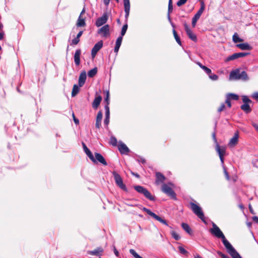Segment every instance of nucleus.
<instances>
[{
    "label": "nucleus",
    "instance_id": "f257e3e1",
    "mask_svg": "<svg viewBox=\"0 0 258 258\" xmlns=\"http://www.w3.org/2000/svg\"><path fill=\"white\" fill-rule=\"evenodd\" d=\"M213 228L210 229V233L215 237L221 238L222 242L225 246L226 250L232 246L230 243L226 239L225 235L219 228V227L214 223H212Z\"/></svg>",
    "mask_w": 258,
    "mask_h": 258
},
{
    "label": "nucleus",
    "instance_id": "f03ea898",
    "mask_svg": "<svg viewBox=\"0 0 258 258\" xmlns=\"http://www.w3.org/2000/svg\"><path fill=\"white\" fill-rule=\"evenodd\" d=\"M229 80H242L247 81L248 80V77L247 73L245 71L241 72L239 69H236L230 72Z\"/></svg>",
    "mask_w": 258,
    "mask_h": 258
},
{
    "label": "nucleus",
    "instance_id": "7ed1b4c3",
    "mask_svg": "<svg viewBox=\"0 0 258 258\" xmlns=\"http://www.w3.org/2000/svg\"><path fill=\"white\" fill-rule=\"evenodd\" d=\"M190 208L193 213L197 215L202 221L206 223L204 214L202 211V208L197 204L193 202L189 203Z\"/></svg>",
    "mask_w": 258,
    "mask_h": 258
},
{
    "label": "nucleus",
    "instance_id": "20e7f679",
    "mask_svg": "<svg viewBox=\"0 0 258 258\" xmlns=\"http://www.w3.org/2000/svg\"><path fill=\"white\" fill-rule=\"evenodd\" d=\"M216 150V151L218 152V155L219 156L221 162L222 163V165L223 169H224V174L226 176V178L227 180H229V178H230L229 176L228 175L227 171H226L225 167L224 166L223 156L225 153V149L224 147H221L217 143Z\"/></svg>",
    "mask_w": 258,
    "mask_h": 258
},
{
    "label": "nucleus",
    "instance_id": "39448f33",
    "mask_svg": "<svg viewBox=\"0 0 258 258\" xmlns=\"http://www.w3.org/2000/svg\"><path fill=\"white\" fill-rule=\"evenodd\" d=\"M174 185L171 182H169L167 184H163L162 186V190L163 192L170 196L172 199H176V195L172 188Z\"/></svg>",
    "mask_w": 258,
    "mask_h": 258
},
{
    "label": "nucleus",
    "instance_id": "423d86ee",
    "mask_svg": "<svg viewBox=\"0 0 258 258\" xmlns=\"http://www.w3.org/2000/svg\"><path fill=\"white\" fill-rule=\"evenodd\" d=\"M139 208L143 210L144 212H146L149 215L154 218L156 220L158 221L160 223L168 226V224L166 220L162 219L160 217L158 216L156 214H155L154 213L152 212L151 211H150L149 209H148L147 208L145 207H142L141 205L139 206Z\"/></svg>",
    "mask_w": 258,
    "mask_h": 258
},
{
    "label": "nucleus",
    "instance_id": "0eeeda50",
    "mask_svg": "<svg viewBox=\"0 0 258 258\" xmlns=\"http://www.w3.org/2000/svg\"><path fill=\"white\" fill-rule=\"evenodd\" d=\"M112 174L115 180L116 184L119 186L121 189L126 191L127 188L125 185L123 183L122 179L121 176L115 171L112 172Z\"/></svg>",
    "mask_w": 258,
    "mask_h": 258
},
{
    "label": "nucleus",
    "instance_id": "6e6552de",
    "mask_svg": "<svg viewBox=\"0 0 258 258\" xmlns=\"http://www.w3.org/2000/svg\"><path fill=\"white\" fill-rule=\"evenodd\" d=\"M134 188L139 193L144 195L146 198L149 199L150 200L153 201L154 200V197L151 195L150 192L144 187L140 185H137L134 186Z\"/></svg>",
    "mask_w": 258,
    "mask_h": 258
},
{
    "label": "nucleus",
    "instance_id": "1a4fd4ad",
    "mask_svg": "<svg viewBox=\"0 0 258 258\" xmlns=\"http://www.w3.org/2000/svg\"><path fill=\"white\" fill-rule=\"evenodd\" d=\"M205 8V4L203 1L201 2V8L197 12V13L195 14L194 17L192 19V26L193 27H195L197 21L199 19L202 13H203Z\"/></svg>",
    "mask_w": 258,
    "mask_h": 258
},
{
    "label": "nucleus",
    "instance_id": "9d476101",
    "mask_svg": "<svg viewBox=\"0 0 258 258\" xmlns=\"http://www.w3.org/2000/svg\"><path fill=\"white\" fill-rule=\"evenodd\" d=\"M108 19V16L106 13H104L103 15L99 17L95 23V25L97 27H100L105 24Z\"/></svg>",
    "mask_w": 258,
    "mask_h": 258
},
{
    "label": "nucleus",
    "instance_id": "9b49d317",
    "mask_svg": "<svg viewBox=\"0 0 258 258\" xmlns=\"http://www.w3.org/2000/svg\"><path fill=\"white\" fill-rule=\"evenodd\" d=\"M98 33L103 37H107L109 36V26L105 25L98 30Z\"/></svg>",
    "mask_w": 258,
    "mask_h": 258
},
{
    "label": "nucleus",
    "instance_id": "f8f14e48",
    "mask_svg": "<svg viewBox=\"0 0 258 258\" xmlns=\"http://www.w3.org/2000/svg\"><path fill=\"white\" fill-rule=\"evenodd\" d=\"M103 42L100 41L97 42L93 47L91 51V55L93 58H94L98 52V51L102 47Z\"/></svg>",
    "mask_w": 258,
    "mask_h": 258
},
{
    "label": "nucleus",
    "instance_id": "ddd939ff",
    "mask_svg": "<svg viewBox=\"0 0 258 258\" xmlns=\"http://www.w3.org/2000/svg\"><path fill=\"white\" fill-rule=\"evenodd\" d=\"M184 27L187 36H188V37L192 41L196 42L197 40L196 35L189 29V28L187 24H186V23L184 24Z\"/></svg>",
    "mask_w": 258,
    "mask_h": 258
},
{
    "label": "nucleus",
    "instance_id": "4468645a",
    "mask_svg": "<svg viewBox=\"0 0 258 258\" xmlns=\"http://www.w3.org/2000/svg\"><path fill=\"white\" fill-rule=\"evenodd\" d=\"M239 135L238 133H235L234 136L230 140L228 143V146L230 148H233L238 143Z\"/></svg>",
    "mask_w": 258,
    "mask_h": 258
},
{
    "label": "nucleus",
    "instance_id": "2eb2a0df",
    "mask_svg": "<svg viewBox=\"0 0 258 258\" xmlns=\"http://www.w3.org/2000/svg\"><path fill=\"white\" fill-rule=\"evenodd\" d=\"M228 253L232 256V258H242L240 255L235 249L232 245L227 249Z\"/></svg>",
    "mask_w": 258,
    "mask_h": 258
},
{
    "label": "nucleus",
    "instance_id": "dca6fc26",
    "mask_svg": "<svg viewBox=\"0 0 258 258\" xmlns=\"http://www.w3.org/2000/svg\"><path fill=\"white\" fill-rule=\"evenodd\" d=\"M123 5L124 7L125 18L126 20L128 19L130 11V0H123Z\"/></svg>",
    "mask_w": 258,
    "mask_h": 258
},
{
    "label": "nucleus",
    "instance_id": "f3484780",
    "mask_svg": "<svg viewBox=\"0 0 258 258\" xmlns=\"http://www.w3.org/2000/svg\"><path fill=\"white\" fill-rule=\"evenodd\" d=\"M82 145L83 147V149L84 152L86 153L87 155L89 157V158L90 159V160L94 163L96 162V160L92 154L91 152L89 150V149L87 148V147L86 146L85 143H82Z\"/></svg>",
    "mask_w": 258,
    "mask_h": 258
},
{
    "label": "nucleus",
    "instance_id": "a211bd4d",
    "mask_svg": "<svg viewBox=\"0 0 258 258\" xmlns=\"http://www.w3.org/2000/svg\"><path fill=\"white\" fill-rule=\"evenodd\" d=\"M103 252V249L101 247H99L93 250L89 251L88 253L90 255L100 256L102 255Z\"/></svg>",
    "mask_w": 258,
    "mask_h": 258
},
{
    "label": "nucleus",
    "instance_id": "6ab92c4d",
    "mask_svg": "<svg viewBox=\"0 0 258 258\" xmlns=\"http://www.w3.org/2000/svg\"><path fill=\"white\" fill-rule=\"evenodd\" d=\"M95 159L96 160V162H97V161H98L99 162H100V163L102 164L103 165H107V163L106 162V161H105L104 158L103 157V156L98 153H95Z\"/></svg>",
    "mask_w": 258,
    "mask_h": 258
},
{
    "label": "nucleus",
    "instance_id": "aec40b11",
    "mask_svg": "<svg viewBox=\"0 0 258 258\" xmlns=\"http://www.w3.org/2000/svg\"><path fill=\"white\" fill-rule=\"evenodd\" d=\"M81 50L78 49L76 50L74 54V61L76 66H79L80 64V56Z\"/></svg>",
    "mask_w": 258,
    "mask_h": 258
},
{
    "label": "nucleus",
    "instance_id": "412c9836",
    "mask_svg": "<svg viewBox=\"0 0 258 258\" xmlns=\"http://www.w3.org/2000/svg\"><path fill=\"white\" fill-rule=\"evenodd\" d=\"M86 80V73L85 71L81 72L79 78V87H82L84 85Z\"/></svg>",
    "mask_w": 258,
    "mask_h": 258
},
{
    "label": "nucleus",
    "instance_id": "4be33fe9",
    "mask_svg": "<svg viewBox=\"0 0 258 258\" xmlns=\"http://www.w3.org/2000/svg\"><path fill=\"white\" fill-rule=\"evenodd\" d=\"M118 150L121 154H127L130 150L123 143H121L118 145Z\"/></svg>",
    "mask_w": 258,
    "mask_h": 258
},
{
    "label": "nucleus",
    "instance_id": "5701e85b",
    "mask_svg": "<svg viewBox=\"0 0 258 258\" xmlns=\"http://www.w3.org/2000/svg\"><path fill=\"white\" fill-rule=\"evenodd\" d=\"M156 183L157 184L163 183L165 179V177L160 172H157L156 173Z\"/></svg>",
    "mask_w": 258,
    "mask_h": 258
},
{
    "label": "nucleus",
    "instance_id": "b1692460",
    "mask_svg": "<svg viewBox=\"0 0 258 258\" xmlns=\"http://www.w3.org/2000/svg\"><path fill=\"white\" fill-rule=\"evenodd\" d=\"M101 100H102V97L100 95H97L96 94V97L92 103V107L95 109L98 108Z\"/></svg>",
    "mask_w": 258,
    "mask_h": 258
},
{
    "label": "nucleus",
    "instance_id": "393cba45",
    "mask_svg": "<svg viewBox=\"0 0 258 258\" xmlns=\"http://www.w3.org/2000/svg\"><path fill=\"white\" fill-rule=\"evenodd\" d=\"M122 40V36H119L117 38V40H116V43H115V46L114 49V51L116 53H117V52H118L119 47L121 44Z\"/></svg>",
    "mask_w": 258,
    "mask_h": 258
},
{
    "label": "nucleus",
    "instance_id": "a878e982",
    "mask_svg": "<svg viewBox=\"0 0 258 258\" xmlns=\"http://www.w3.org/2000/svg\"><path fill=\"white\" fill-rule=\"evenodd\" d=\"M237 47L241 50H251L252 47L247 43H240L237 45Z\"/></svg>",
    "mask_w": 258,
    "mask_h": 258
},
{
    "label": "nucleus",
    "instance_id": "bb28decb",
    "mask_svg": "<svg viewBox=\"0 0 258 258\" xmlns=\"http://www.w3.org/2000/svg\"><path fill=\"white\" fill-rule=\"evenodd\" d=\"M181 226H182V228L184 229V230L185 231H186V232H187L189 235H192V231L190 227L187 224L185 223H182L181 224Z\"/></svg>",
    "mask_w": 258,
    "mask_h": 258
},
{
    "label": "nucleus",
    "instance_id": "cd10ccee",
    "mask_svg": "<svg viewBox=\"0 0 258 258\" xmlns=\"http://www.w3.org/2000/svg\"><path fill=\"white\" fill-rule=\"evenodd\" d=\"M86 25L85 19L83 18L81 15L79 16L77 21V26L78 27H83Z\"/></svg>",
    "mask_w": 258,
    "mask_h": 258
},
{
    "label": "nucleus",
    "instance_id": "c85d7f7f",
    "mask_svg": "<svg viewBox=\"0 0 258 258\" xmlns=\"http://www.w3.org/2000/svg\"><path fill=\"white\" fill-rule=\"evenodd\" d=\"M241 108L245 112L248 113L251 111V109L250 108L249 105L247 103H244L241 105Z\"/></svg>",
    "mask_w": 258,
    "mask_h": 258
},
{
    "label": "nucleus",
    "instance_id": "c756f323",
    "mask_svg": "<svg viewBox=\"0 0 258 258\" xmlns=\"http://www.w3.org/2000/svg\"><path fill=\"white\" fill-rule=\"evenodd\" d=\"M97 73V68H94L88 72V76L90 78H92L96 75Z\"/></svg>",
    "mask_w": 258,
    "mask_h": 258
},
{
    "label": "nucleus",
    "instance_id": "7c9ffc66",
    "mask_svg": "<svg viewBox=\"0 0 258 258\" xmlns=\"http://www.w3.org/2000/svg\"><path fill=\"white\" fill-rule=\"evenodd\" d=\"M79 87L77 85H74L72 92V96H75L79 92Z\"/></svg>",
    "mask_w": 258,
    "mask_h": 258
},
{
    "label": "nucleus",
    "instance_id": "2f4dec72",
    "mask_svg": "<svg viewBox=\"0 0 258 258\" xmlns=\"http://www.w3.org/2000/svg\"><path fill=\"white\" fill-rule=\"evenodd\" d=\"M173 35H174V38L175 39L176 41L177 42V43L179 45H181V42L180 41V38L178 36L176 31L175 30V29L173 30Z\"/></svg>",
    "mask_w": 258,
    "mask_h": 258
},
{
    "label": "nucleus",
    "instance_id": "473e14b6",
    "mask_svg": "<svg viewBox=\"0 0 258 258\" xmlns=\"http://www.w3.org/2000/svg\"><path fill=\"white\" fill-rule=\"evenodd\" d=\"M232 39H233V41L235 43H237V42H242L243 41V40L241 38H240L238 36V35H237V33H235L233 35V37H232Z\"/></svg>",
    "mask_w": 258,
    "mask_h": 258
},
{
    "label": "nucleus",
    "instance_id": "72a5a7b5",
    "mask_svg": "<svg viewBox=\"0 0 258 258\" xmlns=\"http://www.w3.org/2000/svg\"><path fill=\"white\" fill-rule=\"evenodd\" d=\"M227 97L230 100H237L238 99V96L232 93L228 94Z\"/></svg>",
    "mask_w": 258,
    "mask_h": 258
},
{
    "label": "nucleus",
    "instance_id": "f704fd0d",
    "mask_svg": "<svg viewBox=\"0 0 258 258\" xmlns=\"http://www.w3.org/2000/svg\"><path fill=\"white\" fill-rule=\"evenodd\" d=\"M237 58H238L237 53H233L232 55L227 57L226 58L225 61H231V60H234V59H237Z\"/></svg>",
    "mask_w": 258,
    "mask_h": 258
},
{
    "label": "nucleus",
    "instance_id": "c9c22d12",
    "mask_svg": "<svg viewBox=\"0 0 258 258\" xmlns=\"http://www.w3.org/2000/svg\"><path fill=\"white\" fill-rule=\"evenodd\" d=\"M105 110V117H110V110L109 107V102H108L104 106Z\"/></svg>",
    "mask_w": 258,
    "mask_h": 258
},
{
    "label": "nucleus",
    "instance_id": "e433bc0d",
    "mask_svg": "<svg viewBox=\"0 0 258 258\" xmlns=\"http://www.w3.org/2000/svg\"><path fill=\"white\" fill-rule=\"evenodd\" d=\"M127 29V24H125L122 27L121 31V34H120L121 35L120 36H122V37H123V36L125 35V34L126 32Z\"/></svg>",
    "mask_w": 258,
    "mask_h": 258
},
{
    "label": "nucleus",
    "instance_id": "4c0bfd02",
    "mask_svg": "<svg viewBox=\"0 0 258 258\" xmlns=\"http://www.w3.org/2000/svg\"><path fill=\"white\" fill-rule=\"evenodd\" d=\"M130 252L131 254H132L133 256L135 257V258H143L142 257H141L140 255H139L137 252L136 251L133 249H131L130 250Z\"/></svg>",
    "mask_w": 258,
    "mask_h": 258
},
{
    "label": "nucleus",
    "instance_id": "58836bf2",
    "mask_svg": "<svg viewBox=\"0 0 258 258\" xmlns=\"http://www.w3.org/2000/svg\"><path fill=\"white\" fill-rule=\"evenodd\" d=\"M171 234L175 240H178L180 238V236L174 231H171Z\"/></svg>",
    "mask_w": 258,
    "mask_h": 258
},
{
    "label": "nucleus",
    "instance_id": "ea45409f",
    "mask_svg": "<svg viewBox=\"0 0 258 258\" xmlns=\"http://www.w3.org/2000/svg\"><path fill=\"white\" fill-rule=\"evenodd\" d=\"M178 250L179 251V252L182 254L185 255L187 254L188 252L187 250H186L182 246H178Z\"/></svg>",
    "mask_w": 258,
    "mask_h": 258
},
{
    "label": "nucleus",
    "instance_id": "a19ab883",
    "mask_svg": "<svg viewBox=\"0 0 258 258\" xmlns=\"http://www.w3.org/2000/svg\"><path fill=\"white\" fill-rule=\"evenodd\" d=\"M209 77L213 81H216L218 79V76L217 75L213 74L212 73L209 75Z\"/></svg>",
    "mask_w": 258,
    "mask_h": 258
},
{
    "label": "nucleus",
    "instance_id": "79ce46f5",
    "mask_svg": "<svg viewBox=\"0 0 258 258\" xmlns=\"http://www.w3.org/2000/svg\"><path fill=\"white\" fill-rule=\"evenodd\" d=\"M110 142L113 146H116L117 144V140L115 137H111Z\"/></svg>",
    "mask_w": 258,
    "mask_h": 258
},
{
    "label": "nucleus",
    "instance_id": "37998d69",
    "mask_svg": "<svg viewBox=\"0 0 258 258\" xmlns=\"http://www.w3.org/2000/svg\"><path fill=\"white\" fill-rule=\"evenodd\" d=\"M173 7L172 5H168V20L171 21L170 17L169 14L172 12Z\"/></svg>",
    "mask_w": 258,
    "mask_h": 258
},
{
    "label": "nucleus",
    "instance_id": "c03bdc74",
    "mask_svg": "<svg viewBox=\"0 0 258 258\" xmlns=\"http://www.w3.org/2000/svg\"><path fill=\"white\" fill-rule=\"evenodd\" d=\"M242 101L244 103L248 104V103L251 102V100L246 96H243L242 97Z\"/></svg>",
    "mask_w": 258,
    "mask_h": 258
},
{
    "label": "nucleus",
    "instance_id": "a18cd8bd",
    "mask_svg": "<svg viewBox=\"0 0 258 258\" xmlns=\"http://www.w3.org/2000/svg\"><path fill=\"white\" fill-rule=\"evenodd\" d=\"M237 53L238 58L244 57L249 54V53H247V52H238V53Z\"/></svg>",
    "mask_w": 258,
    "mask_h": 258
},
{
    "label": "nucleus",
    "instance_id": "49530a36",
    "mask_svg": "<svg viewBox=\"0 0 258 258\" xmlns=\"http://www.w3.org/2000/svg\"><path fill=\"white\" fill-rule=\"evenodd\" d=\"M202 69L209 75L211 74V70L206 66L203 67Z\"/></svg>",
    "mask_w": 258,
    "mask_h": 258
},
{
    "label": "nucleus",
    "instance_id": "de8ad7c7",
    "mask_svg": "<svg viewBox=\"0 0 258 258\" xmlns=\"http://www.w3.org/2000/svg\"><path fill=\"white\" fill-rule=\"evenodd\" d=\"M80 41V39L76 37L74 39H73L72 41V45H77Z\"/></svg>",
    "mask_w": 258,
    "mask_h": 258
},
{
    "label": "nucleus",
    "instance_id": "09e8293b",
    "mask_svg": "<svg viewBox=\"0 0 258 258\" xmlns=\"http://www.w3.org/2000/svg\"><path fill=\"white\" fill-rule=\"evenodd\" d=\"M186 1H187V0H179L177 2V5L178 7H180V6H182L183 5H184L186 2Z\"/></svg>",
    "mask_w": 258,
    "mask_h": 258
},
{
    "label": "nucleus",
    "instance_id": "8fccbe9b",
    "mask_svg": "<svg viewBox=\"0 0 258 258\" xmlns=\"http://www.w3.org/2000/svg\"><path fill=\"white\" fill-rule=\"evenodd\" d=\"M102 113L101 111H99L97 113L96 120L102 121Z\"/></svg>",
    "mask_w": 258,
    "mask_h": 258
},
{
    "label": "nucleus",
    "instance_id": "3c124183",
    "mask_svg": "<svg viewBox=\"0 0 258 258\" xmlns=\"http://www.w3.org/2000/svg\"><path fill=\"white\" fill-rule=\"evenodd\" d=\"M217 253L218 254L221 256L222 258H230L228 255L223 253L221 251H218L217 252Z\"/></svg>",
    "mask_w": 258,
    "mask_h": 258
},
{
    "label": "nucleus",
    "instance_id": "603ef678",
    "mask_svg": "<svg viewBox=\"0 0 258 258\" xmlns=\"http://www.w3.org/2000/svg\"><path fill=\"white\" fill-rule=\"evenodd\" d=\"M101 125V121L96 120L95 126L96 128H100Z\"/></svg>",
    "mask_w": 258,
    "mask_h": 258
},
{
    "label": "nucleus",
    "instance_id": "864d4df0",
    "mask_svg": "<svg viewBox=\"0 0 258 258\" xmlns=\"http://www.w3.org/2000/svg\"><path fill=\"white\" fill-rule=\"evenodd\" d=\"M109 118L110 117H105V119H104V123L105 125H106V126L108 125V124H109Z\"/></svg>",
    "mask_w": 258,
    "mask_h": 258
},
{
    "label": "nucleus",
    "instance_id": "5fc2aeb1",
    "mask_svg": "<svg viewBox=\"0 0 258 258\" xmlns=\"http://www.w3.org/2000/svg\"><path fill=\"white\" fill-rule=\"evenodd\" d=\"M252 97L253 98L255 99L258 101V92H255L252 95Z\"/></svg>",
    "mask_w": 258,
    "mask_h": 258
},
{
    "label": "nucleus",
    "instance_id": "6e6d98bb",
    "mask_svg": "<svg viewBox=\"0 0 258 258\" xmlns=\"http://www.w3.org/2000/svg\"><path fill=\"white\" fill-rule=\"evenodd\" d=\"M225 105L224 104H222L220 106V107L218 108V112H221L222 111H223L224 110V109L225 108Z\"/></svg>",
    "mask_w": 258,
    "mask_h": 258
},
{
    "label": "nucleus",
    "instance_id": "4d7b16f0",
    "mask_svg": "<svg viewBox=\"0 0 258 258\" xmlns=\"http://www.w3.org/2000/svg\"><path fill=\"white\" fill-rule=\"evenodd\" d=\"M226 103L227 104V105L229 107H231V104L230 103V100L229 98H228L227 97L226 100Z\"/></svg>",
    "mask_w": 258,
    "mask_h": 258
},
{
    "label": "nucleus",
    "instance_id": "13d9d810",
    "mask_svg": "<svg viewBox=\"0 0 258 258\" xmlns=\"http://www.w3.org/2000/svg\"><path fill=\"white\" fill-rule=\"evenodd\" d=\"M252 125L255 128V130L258 132V124L256 123L252 122Z\"/></svg>",
    "mask_w": 258,
    "mask_h": 258
},
{
    "label": "nucleus",
    "instance_id": "bf43d9fd",
    "mask_svg": "<svg viewBox=\"0 0 258 258\" xmlns=\"http://www.w3.org/2000/svg\"><path fill=\"white\" fill-rule=\"evenodd\" d=\"M113 251H114V254H115V255L116 256H119V252L117 250V249H116L115 246L113 247Z\"/></svg>",
    "mask_w": 258,
    "mask_h": 258
},
{
    "label": "nucleus",
    "instance_id": "052dcab7",
    "mask_svg": "<svg viewBox=\"0 0 258 258\" xmlns=\"http://www.w3.org/2000/svg\"><path fill=\"white\" fill-rule=\"evenodd\" d=\"M105 101L106 102V104L109 102V92H107V94H106V98H105Z\"/></svg>",
    "mask_w": 258,
    "mask_h": 258
},
{
    "label": "nucleus",
    "instance_id": "680f3d73",
    "mask_svg": "<svg viewBox=\"0 0 258 258\" xmlns=\"http://www.w3.org/2000/svg\"><path fill=\"white\" fill-rule=\"evenodd\" d=\"M73 117H74V120L75 123L76 124H78V123H79V120H78V119H77V118L75 117V115H74V113L73 114Z\"/></svg>",
    "mask_w": 258,
    "mask_h": 258
},
{
    "label": "nucleus",
    "instance_id": "e2e57ef3",
    "mask_svg": "<svg viewBox=\"0 0 258 258\" xmlns=\"http://www.w3.org/2000/svg\"><path fill=\"white\" fill-rule=\"evenodd\" d=\"M83 33V31H80L78 34H77L76 37L80 39V37L82 36V34Z\"/></svg>",
    "mask_w": 258,
    "mask_h": 258
},
{
    "label": "nucleus",
    "instance_id": "0e129e2a",
    "mask_svg": "<svg viewBox=\"0 0 258 258\" xmlns=\"http://www.w3.org/2000/svg\"><path fill=\"white\" fill-rule=\"evenodd\" d=\"M103 2L105 6H108L109 4L110 0H103Z\"/></svg>",
    "mask_w": 258,
    "mask_h": 258
},
{
    "label": "nucleus",
    "instance_id": "69168bd1",
    "mask_svg": "<svg viewBox=\"0 0 258 258\" xmlns=\"http://www.w3.org/2000/svg\"><path fill=\"white\" fill-rule=\"evenodd\" d=\"M252 219L254 221H255L256 223H258V217L257 216H254L252 218Z\"/></svg>",
    "mask_w": 258,
    "mask_h": 258
},
{
    "label": "nucleus",
    "instance_id": "338daca9",
    "mask_svg": "<svg viewBox=\"0 0 258 258\" xmlns=\"http://www.w3.org/2000/svg\"><path fill=\"white\" fill-rule=\"evenodd\" d=\"M212 137H213V138L214 139V140L215 141V142L216 143H217V140H216V134L215 133H214L213 134H212Z\"/></svg>",
    "mask_w": 258,
    "mask_h": 258
},
{
    "label": "nucleus",
    "instance_id": "774afa93",
    "mask_svg": "<svg viewBox=\"0 0 258 258\" xmlns=\"http://www.w3.org/2000/svg\"><path fill=\"white\" fill-rule=\"evenodd\" d=\"M132 175H134L135 176H136L137 178H139L140 176L138 173H135L133 172H132Z\"/></svg>",
    "mask_w": 258,
    "mask_h": 258
}]
</instances>
